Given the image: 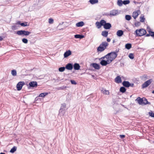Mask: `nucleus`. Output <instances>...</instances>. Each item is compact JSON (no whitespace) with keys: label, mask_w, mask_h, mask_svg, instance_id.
<instances>
[{"label":"nucleus","mask_w":154,"mask_h":154,"mask_svg":"<svg viewBox=\"0 0 154 154\" xmlns=\"http://www.w3.org/2000/svg\"><path fill=\"white\" fill-rule=\"evenodd\" d=\"M110 39L109 38H107V41L108 42H110Z\"/></svg>","instance_id":"09e8293b"},{"label":"nucleus","mask_w":154,"mask_h":154,"mask_svg":"<svg viewBox=\"0 0 154 154\" xmlns=\"http://www.w3.org/2000/svg\"><path fill=\"white\" fill-rule=\"evenodd\" d=\"M30 32L28 31L23 30V35H28L30 34Z\"/></svg>","instance_id":"7c9ffc66"},{"label":"nucleus","mask_w":154,"mask_h":154,"mask_svg":"<svg viewBox=\"0 0 154 154\" xmlns=\"http://www.w3.org/2000/svg\"><path fill=\"white\" fill-rule=\"evenodd\" d=\"M152 79H150L148 81L145 82L142 85L143 88H145L148 87L152 82Z\"/></svg>","instance_id":"39448f33"},{"label":"nucleus","mask_w":154,"mask_h":154,"mask_svg":"<svg viewBox=\"0 0 154 154\" xmlns=\"http://www.w3.org/2000/svg\"><path fill=\"white\" fill-rule=\"evenodd\" d=\"M149 115L151 117H154V113L152 112H149Z\"/></svg>","instance_id":"79ce46f5"},{"label":"nucleus","mask_w":154,"mask_h":154,"mask_svg":"<svg viewBox=\"0 0 154 154\" xmlns=\"http://www.w3.org/2000/svg\"><path fill=\"white\" fill-rule=\"evenodd\" d=\"M15 26H12V29H15Z\"/></svg>","instance_id":"3c124183"},{"label":"nucleus","mask_w":154,"mask_h":154,"mask_svg":"<svg viewBox=\"0 0 154 154\" xmlns=\"http://www.w3.org/2000/svg\"><path fill=\"white\" fill-rule=\"evenodd\" d=\"M92 66L93 67L97 69H100V66L97 63H93Z\"/></svg>","instance_id":"aec40b11"},{"label":"nucleus","mask_w":154,"mask_h":154,"mask_svg":"<svg viewBox=\"0 0 154 154\" xmlns=\"http://www.w3.org/2000/svg\"><path fill=\"white\" fill-rule=\"evenodd\" d=\"M123 85L125 87H128L131 85L129 82L127 81H124L122 83Z\"/></svg>","instance_id":"dca6fc26"},{"label":"nucleus","mask_w":154,"mask_h":154,"mask_svg":"<svg viewBox=\"0 0 154 154\" xmlns=\"http://www.w3.org/2000/svg\"><path fill=\"white\" fill-rule=\"evenodd\" d=\"M129 57L131 59H133L134 58V55L133 54L130 53L129 55Z\"/></svg>","instance_id":"a19ab883"},{"label":"nucleus","mask_w":154,"mask_h":154,"mask_svg":"<svg viewBox=\"0 0 154 154\" xmlns=\"http://www.w3.org/2000/svg\"><path fill=\"white\" fill-rule=\"evenodd\" d=\"M102 26L106 29H109L111 27V24L109 23H106V22L104 20H102L101 22Z\"/></svg>","instance_id":"20e7f679"},{"label":"nucleus","mask_w":154,"mask_h":154,"mask_svg":"<svg viewBox=\"0 0 154 154\" xmlns=\"http://www.w3.org/2000/svg\"><path fill=\"white\" fill-rule=\"evenodd\" d=\"M130 1L129 0H125L123 1V4L124 5H126L129 4Z\"/></svg>","instance_id":"72a5a7b5"},{"label":"nucleus","mask_w":154,"mask_h":154,"mask_svg":"<svg viewBox=\"0 0 154 154\" xmlns=\"http://www.w3.org/2000/svg\"><path fill=\"white\" fill-rule=\"evenodd\" d=\"M140 24V23L139 22H137L135 23L134 25L136 26H139Z\"/></svg>","instance_id":"c03bdc74"},{"label":"nucleus","mask_w":154,"mask_h":154,"mask_svg":"<svg viewBox=\"0 0 154 154\" xmlns=\"http://www.w3.org/2000/svg\"><path fill=\"white\" fill-rule=\"evenodd\" d=\"M17 34L20 35H23V30H20L17 31Z\"/></svg>","instance_id":"58836bf2"},{"label":"nucleus","mask_w":154,"mask_h":154,"mask_svg":"<svg viewBox=\"0 0 154 154\" xmlns=\"http://www.w3.org/2000/svg\"><path fill=\"white\" fill-rule=\"evenodd\" d=\"M140 105H143V98L141 99L140 97L137 98L136 100Z\"/></svg>","instance_id":"6ab92c4d"},{"label":"nucleus","mask_w":154,"mask_h":154,"mask_svg":"<svg viewBox=\"0 0 154 154\" xmlns=\"http://www.w3.org/2000/svg\"><path fill=\"white\" fill-rule=\"evenodd\" d=\"M20 23H20V22H17L16 23V24L17 25V24H20Z\"/></svg>","instance_id":"603ef678"},{"label":"nucleus","mask_w":154,"mask_h":154,"mask_svg":"<svg viewBox=\"0 0 154 154\" xmlns=\"http://www.w3.org/2000/svg\"><path fill=\"white\" fill-rule=\"evenodd\" d=\"M140 13V12L139 10L135 11L132 14V17L134 19H136Z\"/></svg>","instance_id":"0eeeda50"},{"label":"nucleus","mask_w":154,"mask_h":154,"mask_svg":"<svg viewBox=\"0 0 154 154\" xmlns=\"http://www.w3.org/2000/svg\"><path fill=\"white\" fill-rule=\"evenodd\" d=\"M119 13L118 11L117 10H113L110 11L109 15L115 16Z\"/></svg>","instance_id":"1a4fd4ad"},{"label":"nucleus","mask_w":154,"mask_h":154,"mask_svg":"<svg viewBox=\"0 0 154 154\" xmlns=\"http://www.w3.org/2000/svg\"><path fill=\"white\" fill-rule=\"evenodd\" d=\"M126 89L124 87H121L120 89V91L122 93H124L126 91Z\"/></svg>","instance_id":"473e14b6"},{"label":"nucleus","mask_w":154,"mask_h":154,"mask_svg":"<svg viewBox=\"0 0 154 154\" xmlns=\"http://www.w3.org/2000/svg\"><path fill=\"white\" fill-rule=\"evenodd\" d=\"M39 99V98H38L37 97H36L35 99V101H38V100Z\"/></svg>","instance_id":"8fccbe9b"},{"label":"nucleus","mask_w":154,"mask_h":154,"mask_svg":"<svg viewBox=\"0 0 154 154\" xmlns=\"http://www.w3.org/2000/svg\"><path fill=\"white\" fill-rule=\"evenodd\" d=\"M117 56V53L116 52H113L108 53L101 58L103 59L101 61L100 64L103 66H106L110 63L116 58Z\"/></svg>","instance_id":"f257e3e1"},{"label":"nucleus","mask_w":154,"mask_h":154,"mask_svg":"<svg viewBox=\"0 0 154 154\" xmlns=\"http://www.w3.org/2000/svg\"><path fill=\"white\" fill-rule=\"evenodd\" d=\"M152 93L154 94V90L152 91Z\"/></svg>","instance_id":"13d9d810"},{"label":"nucleus","mask_w":154,"mask_h":154,"mask_svg":"<svg viewBox=\"0 0 154 154\" xmlns=\"http://www.w3.org/2000/svg\"><path fill=\"white\" fill-rule=\"evenodd\" d=\"M125 18L126 20H130L131 18V16L129 15H126Z\"/></svg>","instance_id":"f704fd0d"},{"label":"nucleus","mask_w":154,"mask_h":154,"mask_svg":"<svg viewBox=\"0 0 154 154\" xmlns=\"http://www.w3.org/2000/svg\"><path fill=\"white\" fill-rule=\"evenodd\" d=\"M48 22L50 24H52L54 23L53 19L51 18L49 19Z\"/></svg>","instance_id":"ea45409f"},{"label":"nucleus","mask_w":154,"mask_h":154,"mask_svg":"<svg viewBox=\"0 0 154 154\" xmlns=\"http://www.w3.org/2000/svg\"><path fill=\"white\" fill-rule=\"evenodd\" d=\"M17 149V147L14 146L10 150V152L11 153H14L16 151Z\"/></svg>","instance_id":"bb28decb"},{"label":"nucleus","mask_w":154,"mask_h":154,"mask_svg":"<svg viewBox=\"0 0 154 154\" xmlns=\"http://www.w3.org/2000/svg\"><path fill=\"white\" fill-rule=\"evenodd\" d=\"M140 21L141 22H144L145 18L144 17V16L143 15H141L140 17Z\"/></svg>","instance_id":"cd10ccee"},{"label":"nucleus","mask_w":154,"mask_h":154,"mask_svg":"<svg viewBox=\"0 0 154 154\" xmlns=\"http://www.w3.org/2000/svg\"><path fill=\"white\" fill-rule=\"evenodd\" d=\"M102 93L104 94L108 95L109 94V91L106 90L103 88H102L101 90Z\"/></svg>","instance_id":"9d476101"},{"label":"nucleus","mask_w":154,"mask_h":154,"mask_svg":"<svg viewBox=\"0 0 154 154\" xmlns=\"http://www.w3.org/2000/svg\"><path fill=\"white\" fill-rule=\"evenodd\" d=\"M149 34H147L146 35V36H149L150 35L151 36L154 37V32L149 31Z\"/></svg>","instance_id":"2f4dec72"},{"label":"nucleus","mask_w":154,"mask_h":154,"mask_svg":"<svg viewBox=\"0 0 154 154\" xmlns=\"http://www.w3.org/2000/svg\"><path fill=\"white\" fill-rule=\"evenodd\" d=\"M66 68L68 70H71L73 68V66L71 63H68L66 66Z\"/></svg>","instance_id":"f8f14e48"},{"label":"nucleus","mask_w":154,"mask_h":154,"mask_svg":"<svg viewBox=\"0 0 154 154\" xmlns=\"http://www.w3.org/2000/svg\"><path fill=\"white\" fill-rule=\"evenodd\" d=\"M73 67L75 70H78L80 69V66L79 64L75 63Z\"/></svg>","instance_id":"f3484780"},{"label":"nucleus","mask_w":154,"mask_h":154,"mask_svg":"<svg viewBox=\"0 0 154 154\" xmlns=\"http://www.w3.org/2000/svg\"><path fill=\"white\" fill-rule=\"evenodd\" d=\"M108 35V32L106 31H103L102 32V35L104 37H107Z\"/></svg>","instance_id":"a878e982"},{"label":"nucleus","mask_w":154,"mask_h":154,"mask_svg":"<svg viewBox=\"0 0 154 154\" xmlns=\"http://www.w3.org/2000/svg\"><path fill=\"white\" fill-rule=\"evenodd\" d=\"M117 3L118 6H121L123 4V1H122V0H118Z\"/></svg>","instance_id":"b1692460"},{"label":"nucleus","mask_w":154,"mask_h":154,"mask_svg":"<svg viewBox=\"0 0 154 154\" xmlns=\"http://www.w3.org/2000/svg\"><path fill=\"white\" fill-rule=\"evenodd\" d=\"M2 40H3L2 38L0 36V41H2Z\"/></svg>","instance_id":"864d4df0"},{"label":"nucleus","mask_w":154,"mask_h":154,"mask_svg":"<svg viewBox=\"0 0 154 154\" xmlns=\"http://www.w3.org/2000/svg\"><path fill=\"white\" fill-rule=\"evenodd\" d=\"M133 85H134V84H132V85H131L130 86H133Z\"/></svg>","instance_id":"6e6d98bb"},{"label":"nucleus","mask_w":154,"mask_h":154,"mask_svg":"<svg viewBox=\"0 0 154 154\" xmlns=\"http://www.w3.org/2000/svg\"><path fill=\"white\" fill-rule=\"evenodd\" d=\"M108 45V44L106 42H103L97 48V51L101 52L104 51Z\"/></svg>","instance_id":"f03ea898"},{"label":"nucleus","mask_w":154,"mask_h":154,"mask_svg":"<svg viewBox=\"0 0 154 154\" xmlns=\"http://www.w3.org/2000/svg\"><path fill=\"white\" fill-rule=\"evenodd\" d=\"M84 23L83 21L79 22L76 24V26L77 27H82L84 25Z\"/></svg>","instance_id":"4468645a"},{"label":"nucleus","mask_w":154,"mask_h":154,"mask_svg":"<svg viewBox=\"0 0 154 154\" xmlns=\"http://www.w3.org/2000/svg\"><path fill=\"white\" fill-rule=\"evenodd\" d=\"M66 104L64 103L63 104L61 105L60 109V111L61 110V109H65L66 108Z\"/></svg>","instance_id":"4c0bfd02"},{"label":"nucleus","mask_w":154,"mask_h":154,"mask_svg":"<svg viewBox=\"0 0 154 154\" xmlns=\"http://www.w3.org/2000/svg\"><path fill=\"white\" fill-rule=\"evenodd\" d=\"M63 23H64V22H61L60 23H59L58 25L57 26V28L60 30L62 29H62V28L61 29L60 28V26L62 25L63 24Z\"/></svg>","instance_id":"c9c22d12"},{"label":"nucleus","mask_w":154,"mask_h":154,"mask_svg":"<svg viewBox=\"0 0 154 154\" xmlns=\"http://www.w3.org/2000/svg\"><path fill=\"white\" fill-rule=\"evenodd\" d=\"M48 93L47 92H45L44 93H42L40 94L39 95V97H44L45 96L48 95Z\"/></svg>","instance_id":"5701e85b"},{"label":"nucleus","mask_w":154,"mask_h":154,"mask_svg":"<svg viewBox=\"0 0 154 154\" xmlns=\"http://www.w3.org/2000/svg\"><path fill=\"white\" fill-rule=\"evenodd\" d=\"M20 25L22 26H28V25L27 24V23H20Z\"/></svg>","instance_id":"a18cd8bd"},{"label":"nucleus","mask_w":154,"mask_h":154,"mask_svg":"<svg viewBox=\"0 0 154 154\" xmlns=\"http://www.w3.org/2000/svg\"><path fill=\"white\" fill-rule=\"evenodd\" d=\"M92 76L93 77H94V75H92Z\"/></svg>","instance_id":"4d7b16f0"},{"label":"nucleus","mask_w":154,"mask_h":154,"mask_svg":"<svg viewBox=\"0 0 154 154\" xmlns=\"http://www.w3.org/2000/svg\"><path fill=\"white\" fill-rule=\"evenodd\" d=\"M0 154H5V153H3V152H1Z\"/></svg>","instance_id":"5fc2aeb1"},{"label":"nucleus","mask_w":154,"mask_h":154,"mask_svg":"<svg viewBox=\"0 0 154 154\" xmlns=\"http://www.w3.org/2000/svg\"><path fill=\"white\" fill-rule=\"evenodd\" d=\"M143 105H146L149 104V102L145 98H143Z\"/></svg>","instance_id":"393cba45"},{"label":"nucleus","mask_w":154,"mask_h":154,"mask_svg":"<svg viewBox=\"0 0 154 154\" xmlns=\"http://www.w3.org/2000/svg\"><path fill=\"white\" fill-rule=\"evenodd\" d=\"M102 20L100 21V22H97L96 23V25L98 29H99L101 28L102 24L101 23Z\"/></svg>","instance_id":"2eb2a0df"},{"label":"nucleus","mask_w":154,"mask_h":154,"mask_svg":"<svg viewBox=\"0 0 154 154\" xmlns=\"http://www.w3.org/2000/svg\"><path fill=\"white\" fill-rule=\"evenodd\" d=\"M11 75L13 76H15L17 75V72L15 70H13L11 71Z\"/></svg>","instance_id":"c756f323"},{"label":"nucleus","mask_w":154,"mask_h":154,"mask_svg":"<svg viewBox=\"0 0 154 154\" xmlns=\"http://www.w3.org/2000/svg\"><path fill=\"white\" fill-rule=\"evenodd\" d=\"M25 83L23 82H19L17 85V88L18 91L20 90L23 87V86L24 85Z\"/></svg>","instance_id":"423d86ee"},{"label":"nucleus","mask_w":154,"mask_h":154,"mask_svg":"<svg viewBox=\"0 0 154 154\" xmlns=\"http://www.w3.org/2000/svg\"><path fill=\"white\" fill-rule=\"evenodd\" d=\"M89 2L92 5L97 4L98 3V0H89Z\"/></svg>","instance_id":"412c9836"},{"label":"nucleus","mask_w":154,"mask_h":154,"mask_svg":"<svg viewBox=\"0 0 154 154\" xmlns=\"http://www.w3.org/2000/svg\"><path fill=\"white\" fill-rule=\"evenodd\" d=\"M65 70V67H61L59 69V71L60 72H63Z\"/></svg>","instance_id":"e433bc0d"},{"label":"nucleus","mask_w":154,"mask_h":154,"mask_svg":"<svg viewBox=\"0 0 154 154\" xmlns=\"http://www.w3.org/2000/svg\"><path fill=\"white\" fill-rule=\"evenodd\" d=\"M135 32L137 35L141 36L146 34V30L143 29H137Z\"/></svg>","instance_id":"7ed1b4c3"},{"label":"nucleus","mask_w":154,"mask_h":154,"mask_svg":"<svg viewBox=\"0 0 154 154\" xmlns=\"http://www.w3.org/2000/svg\"><path fill=\"white\" fill-rule=\"evenodd\" d=\"M72 54V52L70 50L66 51L64 54L63 56L64 58H67Z\"/></svg>","instance_id":"6e6552de"},{"label":"nucleus","mask_w":154,"mask_h":154,"mask_svg":"<svg viewBox=\"0 0 154 154\" xmlns=\"http://www.w3.org/2000/svg\"><path fill=\"white\" fill-rule=\"evenodd\" d=\"M70 82L71 84L73 85H76L77 84L76 82L74 80H70Z\"/></svg>","instance_id":"49530a36"},{"label":"nucleus","mask_w":154,"mask_h":154,"mask_svg":"<svg viewBox=\"0 0 154 154\" xmlns=\"http://www.w3.org/2000/svg\"><path fill=\"white\" fill-rule=\"evenodd\" d=\"M114 41H113V42H114Z\"/></svg>","instance_id":"bf43d9fd"},{"label":"nucleus","mask_w":154,"mask_h":154,"mask_svg":"<svg viewBox=\"0 0 154 154\" xmlns=\"http://www.w3.org/2000/svg\"><path fill=\"white\" fill-rule=\"evenodd\" d=\"M29 85L31 87H35L37 86V84L36 82H32L29 83Z\"/></svg>","instance_id":"ddd939ff"},{"label":"nucleus","mask_w":154,"mask_h":154,"mask_svg":"<svg viewBox=\"0 0 154 154\" xmlns=\"http://www.w3.org/2000/svg\"><path fill=\"white\" fill-rule=\"evenodd\" d=\"M75 38H79L80 39L84 37V36L79 34L75 35H74Z\"/></svg>","instance_id":"4be33fe9"},{"label":"nucleus","mask_w":154,"mask_h":154,"mask_svg":"<svg viewBox=\"0 0 154 154\" xmlns=\"http://www.w3.org/2000/svg\"><path fill=\"white\" fill-rule=\"evenodd\" d=\"M22 42L26 44L28 42V40L26 38H23L22 40Z\"/></svg>","instance_id":"37998d69"},{"label":"nucleus","mask_w":154,"mask_h":154,"mask_svg":"<svg viewBox=\"0 0 154 154\" xmlns=\"http://www.w3.org/2000/svg\"><path fill=\"white\" fill-rule=\"evenodd\" d=\"M123 34V32L122 30H118L116 33L117 35L119 37L121 36Z\"/></svg>","instance_id":"a211bd4d"},{"label":"nucleus","mask_w":154,"mask_h":154,"mask_svg":"<svg viewBox=\"0 0 154 154\" xmlns=\"http://www.w3.org/2000/svg\"><path fill=\"white\" fill-rule=\"evenodd\" d=\"M131 47V44H127L125 45V48L128 49H130Z\"/></svg>","instance_id":"c85d7f7f"},{"label":"nucleus","mask_w":154,"mask_h":154,"mask_svg":"<svg viewBox=\"0 0 154 154\" xmlns=\"http://www.w3.org/2000/svg\"><path fill=\"white\" fill-rule=\"evenodd\" d=\"M120 137L121 138H123L125 137V136L124 135H120Z\"/></svg>","instance_id":"de8ad7c7"},{"label":"nucleus","mask_w":154,"mask_h":154,"mask_svg":"<svg viewBox=\"0 0 154 154\" xmlns=\"http://www.w3.org/2000/svg\"><path fill=\"white\" fill-rule=\"evenodd\" d=\"M115 82L117 83H119L122 82L121 78L119 76H117L115 79Z\"/></svg>","instance_id":"9b49d317"}]
</instances>
